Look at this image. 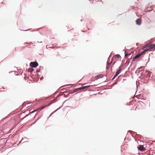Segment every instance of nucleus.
I'll list each match as a JSON object with an SVG mask.
<instances>
[{"mask_svg":"<svg viewBox=\"0 0 155 155\" xmlns=\"http://www.w3.org/2000/svg\"><path fill=\"white\" fill-rule=\"evenodd\" d=\"M144 53H143L142 52L141 54H139L136 56L133 59V61H135L136 59L138 58H139L140 56H141Z\"/></svg>","mask_w":155,"mask_h":155,"instance_id":"nucleus-6","label":"nucleus"},{"mask_svg":"<svg viewBox=\"0 0 155 155\" xmlns=\"http://www.w3.org/2000/svg\"><path fill=\"white\" fill-rule=\"evenodd\" d=\"M90 87V86H87L83 87H81L76 88V89H74V92H77V91H78L87 88V87Z\"/></svg>","mask_w":155,"mask_h":155,"instance_id":"nucleus-3","label":"nucleus"},{"mask_svg":"<svg viewBox=\"0 0 155 155\" xmlns=\"http://www.w3.org/2000/svg\"><path fill=\"white\" fill-rule=\"evenodd\" d=\"M119 68V70L116 72V74L114 76L113 79H114L116 77H117L121 72V69L120 68V67Z\"/></svg>","mask_w":155,"mask_h":155,"instance_id":"nucleus-7","label":"nucleus"},{"mask_svg":"<svg viewBox=\"0 0 155 155\" xmlns=\"http://www.w3.org/2000/svg\"><path fill=\"white\" fill-rule=\"evenodd\" d=\"M138 148L139 150L141 151H144L145 150V149L143 147V146L142 145H140L138 147Z\"/></svg>","mask_w":155,"mask_h":155,"instance_id":"nucleus-9","label":"nucleus"},{"mask_svg":"<svg viewBox=\"0 0 155 155\" xmlns=\"http://www.w3.org/2000/svg\"><path fill=\"white\" fill-rule=\"evenodd\" d=\"M144 48L145 49L144 51H143V53H145L147 51H150L149 47L147 46V44L146 45Z\"/></svg>","mask_w":155,"mask_h":155,"instance_id":"nucleus-5","label":"nucleus"},{"mask_svg":"<svg viewBox=\"0 0 155 155\" xmlns=\"http://www.w3.org/2000/svg\"><path fill=\"white\" fill-rule=\"evenodd\" d=\"M127 54H125V56H127Z\"/></svg>","mask_w":155,"mask_h":155,"instance_id":"nucleus-15","label":"nucleus"},{"mask_svg":"<svg viewBox=\"0 0 155 155\" xmlns=\"http://www.w3.org/2000/svg\"><path fill=\"white\" fill-rule=\"evenodd\" d=\"M34 71V69L32 68H29L28 69V71L32 72Z\"/></svg>","mask_w":155,"mask_h":155,"instance_id":"nucleus-13","label":"nucleus"},{"mask_svg":"<svg viewBox=\"0 0 155 155\" xmlns=\"http://www.w3.org/2000/svg\"><path fill=\"white\" fill-rule=\"evenodd\" d=\"M38 65V63L36 62H31L30 66L33 68H36Z\"/></svg>","mask_w":155,"mask_h":155,"instance_id":"nucleus-4","label":"nucleus"},{"mask_svg":"<svg viewBox=\"0 0 155 155\" xmlns=\"http://www.w3.org/2000/svg\"><path fill=\"white\" fill-rule=\"evenodd\" d=\"M143 74H144L143 79V81L145 83H147L148 81V78L150 76V72L148 71H145L143 72Z\"/></svg>","mask_w":155,"mask_h":155,"instance_id":"nucleus-1","label":"nucleus"},{"mask_svg":"<svg viewBox=\"0 0 155 155\" xmlns=\"http://www.w3.org/2000/svg\"><path fill=\"white\" fill-rule=\"evenodd\" d=\"M147 46L149 47L150 51H154L155 50V45L151 44H147Z\"/></svg>","mask_w":155,"mask_h":155,"instance_id":"nucleus-2","label":"nucleus"},{"mask_svg":"<svg viewBox=\"0 0 155 155\" xmlns=\"http://www.w3.org/2000/svg\"><path fill=\"white\" fill-rule=\"evenodd\" d=\"M45 107V106H43L41 107H40L38 109L36 110L35 111H33L32 113H33L35 111H37L38 110H42V109H43Z\"/></svg>","mask_w":155,"mask_h":155,"instance_id":"nucleus-11","label":"nucleus"},{"mask_svg":"<svg viewBox=\"0 0 155 155\" xmlns=\"http://www.w3.org/2000/svg\"><path fill=\"white\" fill-rule=\"evenodd\" d=\"M111 61L109 63L107 64V66H106V68L107 69H109V68H110V65H111Z\"/></svg>","mask_w":155,"mask_h":155,"instance_id":"nucleus-12","label":"nucleus"},{"mask_svg":"<svg viewBox=\"0 0 155 155\" xmlns=\"http://www.w3.org/2000/svg\"><path fill=\"white\" fill-rule=\"evenodd\" d=\"M104 75L103 74H100L97 76H96L95 78V79L96 80H97L98 79L100 78H103L104 77Z\"/></svg>","mask_w":155,"mask_h":155,"instance_id":"nucleus-8","label":"nucleus"},{"mask_svg":"<svg viewBox=\"0 0 155 155\" xmlns=\"http://www.w3.org/2000/svg\"><path fill=\"white\" fill-rule=\"evenodd\" d=\"M136 21L137 24L140 25L141 23V20L140 19L138 18L136 20Z\"/></svg>","mask_w":155,"mask_h":155,"instance_id":"nucleus-10","label":"nucleus"},{"mask_svg":"<svg viewBox=\"0 0 155 155\" xmlns=\"http://www.w3.org/2000/svg\"><path fill=\"white\" fill-rule=\"evenodd\" d=\"M120 57V56L119 54H117L115 55V57L116 58H119Z\"/></svg>","mask_w":155,"mask_h":155,"instance_id":"nucleus-14","label":"nucleus"}]
</instances>
